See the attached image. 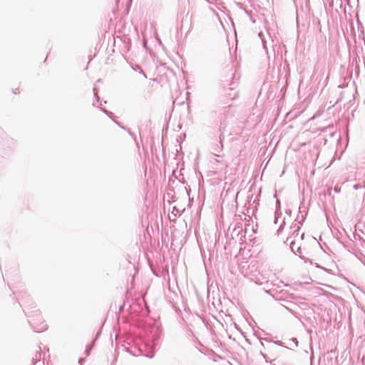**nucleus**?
Returning <instances> with one entry per match:
<instances>
[{"instance_id": "1", "label": "nucleus", "mask_w": 365, "mask_h": 365, "mask_svg": "<svg viewBox=\"0 0 365 365\" xmlns=\"http://www.w3.org/2000/svg\"><path fill=\"white\" fill-rule=\"evenodd\" d=\"M192 15L189 12H187L185 17L182 19L181 22V29L182 27H186L188 29L192 28Z\"/></svg>"}]
</instances>
